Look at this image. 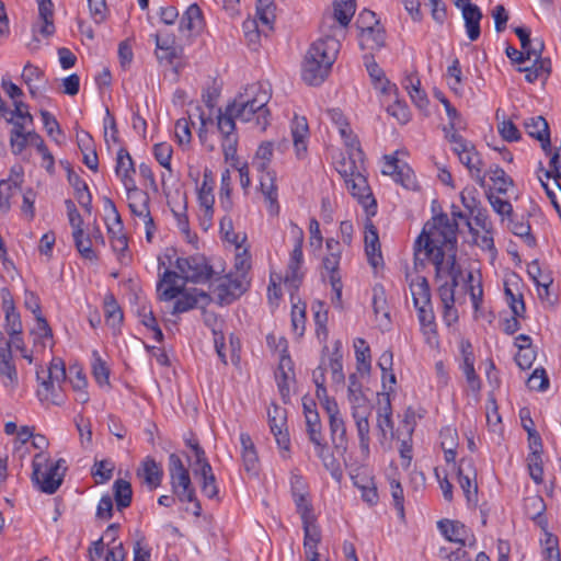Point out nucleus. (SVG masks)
<instances>
[{
  "mask_svg": "<svg viewBox=\"0 0 561 561\" xmlns=\"http://www.w3.org/2000/svg\"><path fill=\"white\" fill-rule=\"evenodd\" d=\"M461 354L463 359L462 371L466 376V380L472 391H478L481 388V382L474 370V355L469 341L461 342Z\"/></svg>",
  "mask_w": 561,
  "mask_h": 561,
  "instance_id": "5701e85b",
  "label": "nucleus"
},
{
  "mask_svg": "<svg viewBox=\"0 0 561 561\" xmlns=\"http://www.w3.org/2000/svg\"><path fill=\"white\" fill-rule=\"evenodd\" d=\"M355 357L357 362V370L360 373L370 371V347L362 337L354 341Z\"/></svg>",
  "mask_w": 561,
  "mask_h": 561,
  "instance_id": "de8ad7c7",
  "label": "nucleus"
},
{
  "mask_svg": "<svg viewBox=\"0 0 561 561\" xmlns=\"http://www.w3.org/2000/svg\"><path fill=\"white\" fill-rule=\"evenodd\" d=\"M144 474L146 483L151 488H157L161 483L163 471L154 459L148 458L144 462Z\"/></svg>",
  "mask_w": 561,
  "mask_h": 561,
  "instance_id": "13d9d810",
  "label": "nucleus"
},
{
  "mask_svg": "<svg viewBox=\"0 0 561 561\" xmlns=\"http://www.w3.org/2000/svg\"><path fill=\"white\" fill-rule=\"evenodd\" d=\"M115 465L110 459L95 460L91 474L96 479V483H105L113 477Z\"/></svg>",
  "mask_w": 561,
  "mask_h": 561,
  "instance_id": "bf43d9fd",
  "label": "nucleus"
},
{
  "mask_svg": "<svg viewBox=\"0 0 561 561\" xmlns=\"http://www.w3.org/2000/svg\"><path fill=\"white\" fill-rule=\"evenodd\" d=\"M214 180L211 176V171L205 170L202 185L197 190V198L199 206L204 208L205 216L211 218L214 215V204H215V196H214Z\"/></svg>",
  "mask_w": 561,
  "mask_h": 561,
  "instance_id": "393cba45",
  "label": "nucleus"
},
{
  "mask_svg": "<svg viewBox=\"0 0 561 561\" xmlns=\"http://www.w3.org/2000/svg\"><path fill=\"white\" fill-rule=\"evenodd\" d=\"M536 47L522 51L517 50L513 46H507L505 49V54L511 59V61L515 64H523L526 60L530 59L533 56L540 57L543 51L545 44L542 39H536Z\"/></svg>",
  "mask_w": 561,
  "mask_h": 561,
  "instance_id": "c03bdc74",
  "label": "nucleus"
},
{
  "mask_svg": "<svg viewBox=\"0 0 561 561\" xmlns=\"http://www.w3.org/2000/svg\"><path fill=\"white\" fill-rule=\"evenodd\" d=\"M366 69L374 82L375 89L380 90L385 94H390L392 91H397L396 84H392L386 78L383 70L378 66L376 61L373 60L366 64Z\"/></svg>",
  "mask_w": 561,
  "mask_h": 561,
  "instance_id": "c9c22d12",
  "label": "nucleus"
},
{
  "mask_svg": "<svg viewBox=\"0 0 561 561\" xmlns=\"http://www.w3.org/2000/svg\"><path fill=\"white\" fill-rule=\"evenodd\" d=\"M442 438V448L444 450V458L446 462H455L456 461V438H457V431L455 428H451L449 426L444 427L440 433Z\"/></svg>",
  "mask_w": 561,
  "mask_h": 561,
  "instance_id": "79ce46f5",
  "label": "nucleus"
},
{
  "mask_svg": "<svg viewBox=\"0 0 561 561\" xmlns=\"http://www.w3.org/2000/svg\"><path fill=\"white\" fill-rule=\"evenodd\" d=\"M201 476V490L202 493L208 499H217L218 497V486L216 483V477L213 472L211 467H207L205 470L197 472Z\"/></svg>",
  "mask_w": 561,
  "mask_h": 561,
  "instance_id": "603ef678",
  "label": "nucleus"
},
{
  "mask_svg": "<svg viewBox=\"0 0 561 561\" xmlns=\"http://www.w3.org/2000/svg\"><path fill=\"white\" fill-rule=\"evenodd\" d=\"M313 319L316 324V334L317 337L322 342L327 343L328 340V310L324 308V304L321 301H316L312 304ZM329 352V346L327 344L322 347V354Z\"/></svg>",
  "mask_w": 561,
  "mask_h": 561,
  "instance_id": "c85d7f7f",
  "label": "nucleus"
},
{
  "mask_svg": "<svg viewBox=\"0 0 561 561\" xmlns=\"http://www.w3.org/2000/svg\"><path fill=\"white\" fill-rule=\"evenodd\" d=\"M527 134L540 141L541 149L546 154L551 152L550 128L545 117L533 116L524 122Z\"/></svg>",
  "mask_w": 561,
  "mask_h": 561,
  "instance_id": "4468645a",
  "label": "nucleus"
},
{
  "mask_svg": "<svg viewBox=\"0 0 561 561\" xmlns=\"http://www.w3.org/2000/svg\"><path fill=\"white\" fill-rule=\"evenodd\" d=\"M364 162H359L358 158L354 154H347L342 157L335 162V169L344 179L345 183H348V178L354 176L356 172L365 170Z\"/></svg>",
  "mask_w": 561,
  "mask_h": 561,
  "instance_id": "ea45409f",
  "label": "nucleus"
},
{
  "mask_svg": "<svg viewBox=\"0 0 561 561\" xmlns=\"http://www.w3.org/2000/svg\"><path fill=\"white\" fill-rule=\"evenodd\" d=\"M394 182L402 185L407 190H417V182L414 171L407 163L401 164L400 171L396 176Z\"/></svg>",
  "mask_w": 561,
  "mask_h": 561,
  "instance_id": "0e129e2a",
  "label": "nucleus"
},
{
  "mask_svg": "<svg viewBox=\"0 0 561 561\" xmlns=\"http://www.w3.org/2000/svg\"><path fill=\"white\" fill-rule=\"evenodd\" d=\"M331 440L335 451L344 455L347 450L346 426L343 417L340 415L329 419Z\"/></svg>",
  "mask_w": 561,
  "mask_h": 561,
  "instance_id": "bb28decb",
  "label": "nucleus"
},
{
  "mask_svg": "<svg viewBox=\"0 0 561 561\" xmlns=\"http://www.w3.org/2000/svg\"><path fill=\"white\" fill-rule=\"evenodd\" d=\"M306 427L309 440L313 445H319V439H322L323 435L318 411H309V413H307Z\"/></svg>",
  "mask_w": 561,
  "mask_h": 561,
  "instance_id": "6e6d98bb",
  "label": "nucleus"
},
{
  "mask_svg": "<svg viewBox=\"0 0 561 561\" xmlns=\"http://www.w3.org/2000/svg\"><path fill=\"white\" fill-rule=\"evenodd\" d=\"M373 309L376 321L380 327L387 328L390 324V312L382 285H375L373 288Z\"/></svg>",
  "mask_w": 561,
  "mask_h": 561,
  "instance_id": "a878e982",
  "label": "nucleus"
},
{
  "mask_svg": "<svg viewBox=\"0 0 561 561\" xmlns=\"http://www.w3.org/2000/svg\"><path fill=\"white\" fill-rule=\"evenodd\" d=\"M135 173L134 160L128 150L124 147L119 148L116 153L115 174L122 181L124 187L136 183L134 179Z\"/></svg>",
  "mask_w": 561,
  "mask_h": 561,
  "instance_id": "dca6fc26",
  "label": "nucleus"
},
{
  "mask_svg": "<svg viewBox=\"0 0 561 561\" xmlns=\"http://www.w3.org/2000/svg\"><path fill=\"white\" fill-rule=\"evenodd\" d=\"M275 10L274 0H256V19L270 28L273 27Z\"/></svg>",
  "mask_w": 561,
  "mask_h": 561,
  "instance_id": "5fc2aeb1",
  "label": "nucleus"
},
{
  "mask_svg": "<svg viewBox=\"0 0 561 561\" xmlns=\"http://www.w3.org/2000/svg\"><path fill=\"white\" fill-rule=\"evenodd\" d=\"M508 220L510 230L515 236L522 238L529 248L536 247L537 241L534 234L531 233V227L528 220H525L524 217L517 219L514 214H512V217H508Z\"/></svg>",
  "mask_w": 561,
  "mask_h": 561,
  "instance_id": "e433bc0d",
  "label": "nucleus"
},
{
  "mask_svg": "<svg viewBox=\"0 0 561 561\" xmlns=\"http://www.w3.org/2000/svg\"><path fill=\"white\" fill-rule=\"evenodd\" d=\"M448 141L454 145L453 151L470 173H473L477 168L482 167L481 157L471 141L463 138L459 133H453L448 136Z\"/></svg>",
  "mask_w": 561,
  "mask_h": 561,
  "instance_id": "f8f14e48",
  "label": "nucleus"
},
{
  "mask_svg": "<svg viewBox=\"0 0 561 561\" xmlns=\"http://www.w3.org/2000/svg\"><path fill=\"white\" fill-rule=\"evenodd\" d=\"M424 249V255L435 267V280L445 277H463L461 265L457 262V225L450 222L447 214L442 213L426 222L415 240V249Z\"/></svg>",
  "mask_w": 561,
  "mask_h": 561,
  "instance_id": "f257e3e1",
  "label": "nucleus"
},
{
  "mask_svg": "<svg viewBox=\"0 0 561 561\" xmlns=\"http://www.w3.org/2000/svg\"><path fill=\"white\" fill-rule=\"evenodd\" d=\"M249 282L242 276H232L231 274L218 278L213 293L216 296L217 304L227 306L241 297L249 288Z\"/></svg>",
  "mask_w": 561,
  "mask_h": 561,
  "instance_id": "9d476101",
  "label": "nucleus"
},
{
  "mask_svg": "<svg viewBox=\"0 0 561 561\" xmlns=\"http://www.w3.org/2000/svg\"><path fill=\"white\" fill-rule=\"evenodd\" d=\"M65 463L66 461L64 459L50 462L45 454H36L32 461V482L42 492L54 494L64 481L65 471L67 469Z\"/></svg>",
  "mask_w": 561,
  "mask_h": 561,
  "instance_id": "423d86ee",
  "label": "nucleus"
},
{
  "mask_svg": "<svg viewBox=\"0 0 561 561\" xmlns=\"http://www.w3.org/2000/svg\"><path fill=\"white\" fill-rule=\"evenodd\" d=\"M21 191V185L12 181H0V210L8 213L11 209V198Z\"/></svg>",
  "mask_w": 561,
  "mask_h": 561,
  "instance_id": "3c124183",
  "label": "nucleus"
},
{
  "mask_svg": "<svg viewBox=\"0 0 561 561\" xmlns=\"http://www.w3.org/2000/svg\"><path fill=\"white\" fill-rule=\"evenodd\" d=\"M175 267L179 270V278L186 283L205 284L210 280L215 274L213 266L206 256L199 253L185 257H178Z\"/></svg>",
  "mask_w": 561,
  "mask_h": 561,
  "instance_id": "6e6552de",
  "label": "nucleus"
},
{
  "mask_svg": "<svg viewBox=\"0 0 561 561\" xmlns=\"http://www.w3.org/2000/svg\"><path fill=\"white\" fill-rule=\"evenodd\" d=\"M92 375L100 387L110 385V369L98 351L92 352Z\"/></svg>",
  "mask_w": 561,
  "mask_h": 561,
  "instance_id": "8fccbe9b",
  "label": "nucleus"
},
{
  "mask_svg": "<svg viewBox=\"0 0 561 561\" xmlns=\"http://www.w3.org/2000/svg\"><path fill=\"white\" fill-rule=\"evenodd\" d=\"M386 31L382 25L362 31L359 33V45L362 49L379 50L385 46Z\"/></svg>",
  "mask_w": 561,
  "mask_h": 561,
  "instance_id": "c756f323",
  "label": "nucleus"
},
{
  "mask_svg": "<svg viewBox=\"0 0 561 561\" xmlns=\"http://www.w3.org/2000/svg\"><path fill=\"white\" fill-rule=\"evenodd\" d=\"M458 9H461L469 39L472 42L477 41L481 35L480 21L483 16L480 8L473 3H465V5Z\"/></svg>",
  "mask_w": 561,
  "mask_h": 561,
  "instance_id": "6ab92c4d",
  "label": "nucleus"
},
{
  "mask_svg": "<svg viewBox=\"0 0 561 561\" xmlns=\"http://www.w3.org/2000/svg\"><path fill=\"white\" fill-rule=\"evenodd\" d=\"M113 491L114 500L118 511H123L124 508L130 506L133 500V490L131 484L128 481L124 479H117L113 484Z\"/></svg>",
  "mask_w": 561,
  "mask_h": 561,
  "instance_id": "58836bf2",
  "label": "nucleus"
},
{
  "mask_svg": "<svg viewBox=\"0 0 561 561\" xmlns=\"http://www.w3.org/2000/svg\"><path fill=\"white\" fill-rule=\"evenodd\" d=\"M410 289L414 308H419L420 306L424 307L432 304L431 288L425 276H417L415 279H412L410 283Z\"/></svg>",
  "mask_w": 561,
  "mask_h": 561,
  "instance_id": "2f4dec72",
  "label": "nucleus"
},
{
  "mask_svg": "<svg viewBox=\"0 0 561 561\" xmlns=\"http://www.w3.org/2000/svg\"><path fill=\"white\" fill-rule=\"evenodd\" d=\"M76 249L80 255L89 261L98 260L95 251L92 249V240L90 234H85L84 230L79 234H72Z\"/></svg>",
  "mask_w": 561,
  "mask_h": 561,
  "instance_id": "4d7b16f0",
  "label": "nucleus"
},
{
  "mask_svg": "<svg viewBox=\"0 0 561 561\" xmlns=\"http://www.w3.org/2000/svg\"><path fill=\"white\" fill-rule=\"evenodd\" d=\"M67 379V371L65 363L59 357H54L47 369L39 366L36 369V380L39 385L36 390L38 400L44 403L47 399L48 393H51L54 387L59 383H64Z\"/></svg>",
  "mask_w": 561,
  "mask_h": 561,
  "instance_id": "1a4fd4ad",
  "label": "nucleus"
},
{
  "mask_svg": "<svg viewBox=\"0 0 561 561\" xmlns=\"http://www.w3.org/2000/svg\"><path fill=\"white\" fill-rule=\"evenodd\" d=\"M68 182L75 190V196L79 205L88 213L92 210V195L88 184L76 172L68 174Z\"/></svg>",
  "mask_w": 561,
  "mask_h": 561,
  "instance_id": "cd10ccee",
  "label": "nucleus"
},
{
  "mask_svg": "<svg viewBox=\"0 0 561 561\" xmlns=\"http://www.w3.org/2000/svg\"><path fill=\"white\" fill-rule=\"evenodd\" d=\"M309 134L308 124L305 117H295L291 135L297 156L300 157L307 151L306 139Z\"/></svg>",
  "mask_w": 561,
  "mask_h": 561,
  "instance_id": "4c0bfd02",
  "label": "nucleus"
},
{
  "mask_svg": "<svg viewBox=\"0 0 561 561\" xmlns=\"http://www.w3.org/2000/svg\"><path fill=\"white\" fill-rule=\"evenodd\" d=\"M340 48V42L333 36H324L312 43L302 62V80L312 87L323 83L336 60Z\"/></svg>",
  "mask_w": 561,
  "mask_h": 561,
  "instance_id": "f03ea898",
  "label": "nucleus"
},
{
  "mask_svg": "<svg viewBox=\"0 0 561 561\" xmlns=\"http://www.w3.org/2000/svg\"><path fill=\"white\" fill-rule=\"evenodd\" d=\"M240 444L244 470L252 476H256L259 473L260 461L251 436L248 433H241Z\"/></svg>",
  "mask_w": 561,
  "mask_h": 561,
  "instance_id": "a211bd4d",
  "label": "nucleus"
},
{
  "mask_svg": "<svg viewBox=\"0 0 561 561\" xmlns=\"http://www.w3.org/2000/svg\"><path fill=\"white\" fill-rule=\"evenodd\" d=\"M204 25V18L201 8L193 3L183 13L179 30L180 32H186L188 35L198 34Z\"/></svg>",
  "mask_w": 561,
  "mask_h": 561,
  "instance_id": "b1692460",
  "label": "nucleus"
},
{
  "mask_svg": "<svg viewBox=\"0 0 561 561\" xmlns=\"http://www.w3.org/2000/svg\"><path fill=\"white\" fill-rule=\"evenodd\" d=\"M353 483L362 491V499L369 505H375L378 502L377 488L371 479H366L365 483H358V474H351Z\"/></svg>",
  "mask_w": 561,
  "mask_h": 561,
  "instance_id": "e2e57ef3",
  "label": "nucleus"
},
{
  "mask_svg": "<svg viewBox=\"0 0 561 561\" xmlns=\"http://www.w3.org/2000/svg\"><path fill=\"white\" fill-rule=\"evenodd\" d=\"M490 180L493 182L495 190L500 194H505L510 186L514 185L511 176L499 165L490 168L489 170Z\"/></svg>",
  "mask_w": 561,
  "mask_h": 561,
  "instance_id": "052dcab7",
  "label": "nucleus"
},
{
  "mask_svg": "<svg viewBox=\"0 0 561 561\" xmlns=\"http://www.w3.org/2000/svg\"><path fill=\"white\" fill-rule=\"evenodd\" d=\"M179 274L174 271L165 270L160 275L157 284L158 297L161 301H170L175 299L172 314H180L193 310L197 307L198 299L209 300L210 297L207 293L193 288L185 289V284L176 285Z\"/></svg>",
  "mask_w": 561,
  "mask_h": 561,
  "instance_id": "20e7f679",
  "label": "nucleus"
},
{
  "mask_svg": "<svg viewBox=\"0 0 561 561\" xmlns=\"http://www.w3.org/2000/svg\"><path fill=\"white\" fill-rule=\"evenodd\" d=\"M173 149L168 142H159L153 146V156L159 164L171 171V159Z\"/></svg>",
  "mask_w": 561,
  "mask_h": 561,
  "instance_id": "69168bd1",
  "label": "nucleus"
},
{
  "mask_svg": "<svg viewBox=\"0 0 561 561\" xmlns=\"http://www.w3.org/2000/svg\"><path fill=\"white\" fill-rule=\"evenodd\" d=\"M105 207H110L113 216L114 222L112 226H108V233L111 234V244L112 249L119 254V259L123 260L125 257V252L128 250V240L127 237L122 232L123 231V221L121 215L117 211L115 204L107 198L105 201Z\"/></svg>",
  "mask_w": 561,
  "mask_h": 561,
  "instance_id": "ddd939ff",
  "label": "nucleus"
},
{
  "mask_svg": "<svg viewBox=\"0 0 561 561\" xmlns=\"http://www.w3.org/2000/svg\"><path fill=\"white\" fill-rule=\"evenodd\" d=\"M234 114V110H232L230 103L226 106L224 112L221 108L218 110L217 127L221 135L234 134L236 119H238Z\"/></svg>",
  "mask_w": 561,
  "mask_h": 561,
  "instance_id": "09e8293b",
  "label": "nucleus"
},
{
  "mask_svg": "<svg viewBox=\"0 0 561 561\" xmlns=\"http://www.w3.org/2000/svg\"><path fill=\"white\" fill-rule=\"evenodd\" d=\"M530 390L545 391L549 388V378L543 368H536L527 380Z\"/></svg>",
  "mask_w": 561,
  "mask_h": 561,
  "instance_id": "338daca9",
  "label": "nucleus"
},
{
  "mask_svg": "<svg viewBox=\"0 0 561 561\" xmlns=\"http://www.w3.org/2000/svg\"><path fill=\"white\" fill-rule=\"evenodd\" d=\"M364 170H360L359 172H356L354 176L348 178L347 187L351 192V194L357 198V201L363 204L367 209V201L370 198V206H374L376 208V201L373 198L367 179L363 174Z\"/></svg>",
  "mask_w": 561,
  "mask_h": 561,
  "instance_id": "412c9836",
  "label": "nucleus"
},
{
  "mask_svg": "<svg viewBox=\"0 0 561 561\" xmlns=\"http://www.w3.org/2000/svg\"><path fill=\"white\" fill-rule=\"evenodd\" d=\"M304 529V549L307 558L310 557H319L318 553V543L321 540V534L316 525V518L308 520V523L302 524Z\"/></svg>",
  "mask_w": 561,
  "mask_h": 561,
  "instance_id": "7c9ffc66",
  "label": "nucleus"
},
{
  "mask_svg": "<svg viewBox=\"0 0 561 561\" xmlns=\"http://www.w3.org/2000/svg\"><path fill=\"white\" fill-rule=\"evenodd\" d=\"M169 474L174 494L181 502L194 503V515L199 516L202 506L192 485L190 472L180 456L174 453L169 456Z\"/></svg>",
  "mask_w": 561,
  "mask_h": 561,
  "instance_id": "0eeeda50",
  "label": "nucleus"
},
{
  "mask_svg": "<svg viewBox=\"0 0 561 561\" xmlns=\"http://www.w3.org/2000/svg\"><path fill=\"white\" fill-rule=\"evenodd\" d=\"M355 10V0L335 1L333 4L334 19L344 27L350 24Z\"/></svg>",
  "mask_w": 561,
  "mask_h": 561,
  "instance_id": "49530a36",
  "label": "nucleus"
},
{
  "mask_svg": "<svg viewBox=\"0 0 561 561\" xmlns=\"http://www.w3.org/2000/svg\"><path fill=\"white\" fill-rule=\"evenodd\" d=\"M37 3L39 23L33 26V33L49 37L55 33L53 3L50 0H37Z\"/></svg>",
  "mask_w": 561,
  "mask_h": 561,
  "instance_id": "4be33fe9",
  "label": "nucleus"
},
{
  "mask_svg": "<svg viewBox=\"0 0 561 561\" xmlns=\"http://www.w3.org/2000/svg\"><path fill=\"white\" fill-rule=\"evenodd\" d=\"M271 94L263 83L255 82L248 85L230 103L234 115L241 122H254L256 127L264 131L270 125L271 112L267 104Z\"/></svg>",
  "mask_w": 561,
  "mask_h": 561,
  "instance_id": "7ed1b4c3",
  "label": "nucleus"
},
{
  "mask_svg": "<svg viewBox=\"0 0 561 561\" xmlns=\"http://www.w3.org/2000/svg\"><path fill=\"white\" fill-rule=\"evenodd\" d=\"M437 527L442 535L450 542L466 545L470 529L459 520L440 519Z\"/></svg>",
  "mask_w": 561,
  "mask_h": 561,
  "instance_id": "aec40b11",
  "label": "nucleus"
},
{
  "mask_svg": "<svg viewBox=\"0 0 561 561\" xmlns=\"http://www.w3.org/2000/svg\"><path fill=\"white\" fill-rule=\"evenodd\" d=\"M387 112L402 125L407 124L411 117V113L407 103L399 100H396L392 104L388 105Z\"/></svg>",
  "mask_w": 561,
  "mask_h": 561,
  "instance_id": "774afa93",
  "label": "nucleus"
},
{
  "mask_svg": "<svg viewBox=\"0 0 561 561\" xmlns=\"http://www.w3.org/2000/svg\"><path fill=\"white\" fill-rule=\"evenodd\" d=\"M476 479L477 473H473L472 470L466 472V468H458V481L468 502L477 500L478 485Z\"/></svg>",
  "mask_w": 561,
  "mask_h": 561,
  "instance_id": "a18cd8bd",
  "label": "nucleus"
},
{
  "mask_svg": "<svg viewBox=\"0 0 561 561\" xmlns=\"http://www.w3.org/2000/svg\"><path fill=\"white\" fill-rule=\"evenodd\" d=\"M128 199V207L133 215L137 217L148 216L150 214V198L147 192L137 187L136 183L125 186Z\"/></svg>",
  "mask_w": 561,
  "mask_h": 561,
  "instance_id": "f3484780",
  "label": "nucleus"
},
{
  "mask_svg": "<svg viewBox=\"0 0 561 561\" xmlns=\"http://www.w3.org/2000/svg\"><path fill=\"white\" fill-rule=\"evenodd\" d=\"M435 96L445 107L448 119L450 121V129L454 130L453 133H458L459 130L466 129V121L457 111V108L453 106L449 100L439 91L435 93Z\"/></svg>",
  "mask_w": 561,
  "mask_h": 561,
  "instance_id": "a19ab883",
  "label": "nucleus"
},
{
  "mask_svg": "<svg viewBox=\"0 0 561 561\" xmlns=\"http://www.w3.org/2000/svg\"><path fill=\"white\" fill-rule=\"evenodd\" d=\"M379 399V408L377 411V427L381 431L382 435H386L387 430L392 431V407L389 393H382Z\"/></svg>",
  "mask_w": 561,
  "mask_h": 561,
  "instance_id": "f704fd0d",
  "label": "nucleus"
},
{
  "mask_svg": "<svg viewBox=\"0 0 561 561\" xmlns=\"http://www.w3.org/2000/svg\"><path fill=\"white\" fill-rule=\"evenodd\" d=\"M290 226L291 233L295 239V245L290 253L285 282L289 283L293 287L298 288L304 277L300 268L304 263L302 244L305 234L302 229L299 228L295 222H290Z\"/></svg>",
  "mask_w": 561,
  "mask_h": 561,
  "instance_id": "9b49d317",
  "label": "nucleus"
},
{
  "mask_svg": "<svg viewBox=\"0 0 561 561\" xmlns=\"http://www.w3.org/2000/svg\"><path fill=\"white\" fill-rule=\"evenodd\" d=\"M347 397L351 403L352 416L356 424L359 448L364 458H367L370 444L368 419L371 413V405L362 391V382L356 374H351L348 377Z\"/></svg>",
  "mask_w": 561,
  "mask_h": 561,
  "instance_id": "39448f33",
  "label": "nucleus"
},
{
  "mask_svg": "<svg viewBox=\"0 0 561 561\" xmlns=\"http://www.w3.org/2000/svg\"><path fill=\"white\" fill-rule=\"evenodd\" d=\"M294 364L288 354H283L279 359L278 368L275 374L277 387L284 401L289 399L290 387L289 383L294 379Z\"/></svg>",
  "mask_w": 561,
  "mask_h": 561,
  "instance_id": "2eb2a0df",
  "label": "nucleus"
},
{
  "mask_svg": "<svg viewBox=\"0 0 561 561\" xmlns=\"http://www.w3.org/2000/svg\"><path fill=\"white\" fill-rule=\"evenodd\" d=\"M517 70L525 72L526 81L533 83L543 75L549 76L551 61L550 59H541V56L536 57L535 64L531 67H519Z\"/></svg>",
  "mask_w": 561,
  "mask_h": 561,
  "instance_id": "37998d69",
  "label": "nucleus"
},
{
  "mask_svg": "<svg viewBox=\"0 0 561 561\" xmlns=\"http://www.w3.org/2000/svg\"><path fill=\"white\" fill-rule=\"evenodd\" d=\"M527 467L530 478L539 484L543 481V461L542 453H529L527 456Z\"/></svg>",
  "mask_w": 561,
  "mask_h": 561,
  "instance_id": "680f3d73",
  "label": "nucleus"
},
{
  "mask_svg": "<svg viewBox=\"0 0 561 561\" xmlns=\"http://www.w3.org/2000/svg\"><path fill=\"white\" fill-rule=\"evenodd\" d=\"M105 322L114 330H119L124 320V313L115 296L107 294L104 297Z\"/></svg>",
  "mask_w": 561,
  "mask_h": 561,
  "instance_id": "72a5a7b5",
  "label": "nucleus"
},
{
  "mask_svg": "<svg viewBox=\"0 0 561 561\" xmlns=\"http://www.w3.org/2000/svg\"><path fill=\"white\" fill-rule=\"evenodd\" d=\"M291 497L296 506V512L299 514L302 524H306L308 520L316 518L309 493L297 494Z\"/></svg>",
  "mask_w": 561,
  "mask_h": 561,
  "instance_id": "864d4df0",
  "label": "nucleus"
},
{
  "mask_svg": "<svg viewBox=\"0 0 561 561\" xmlns=\"http://www.w3.org/2000/svg\"><path fill=\"white\" fill-rule=\"evenodd\" d=\"M415 309L417 311V319L421 324L422 333L426 336V341L432 343V341L437 337L435 314L432 304L424 307L420 306Z\"/></svg>",
  "mask_w": 561,
  "mask_h": 561,
  "instance_id": "473e14b6",
  "label": "nucleus"
}]
</instances>
